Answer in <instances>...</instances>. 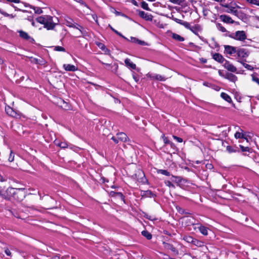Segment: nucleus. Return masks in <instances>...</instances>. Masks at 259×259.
Here are the masks:
<instances>
[{
	"label": "nucleus",
	"instance_id": "nucleus-26",
	"mask_svg": "<svg viewBox=\"0 0 259 259\" xmlns=\"http://www.w3.org/2000/svg\"><path fill=\"white\" fill-rule=\"evenodd\" d=\"M197 225H199L198 227L199 231L200 232L203 234V235L206 236L208 234V228L204 226H202L201 224H198Z\"/></svg>",
	"mask_w": 259,
	"mask_h": 259
},
{
	"label": "nucleus",
	"instance_id": "nucleus-15",
	"mask_svg": "<svg viewBox=\"0 0 259 259\" xmlns=\"http://www.w3.org/2000/svg\"><path fill=\"white\" fill-rule=\"evenodd\" d=\"M116 137H117V139L119 141L122 142H126L130 140L126 134L123 132L118 133L116 134Z\"/></svg>",
	"mask_w": 259,
	"mask_h": 259
},
{
	"label": "nucleus",
	"instance_id": "nucleus-41",
	"mask_svg": "<svg viewBox=\"0 0 259 259\" xmlns=\"http://www.w3.org/2000/svg\"><path fill=\"white\" fill-rule=\"evenodd\" d=\"M157 172L158 174H160L166 176H170L171 175L170 173L165 169H158Z\"/></svg>",
	"mask_w": 259,
	"mask_h": 259
},
{
	"label": "nucleus",
	"instance_id": "nucleus-56",
	"mask_svg": "<svg viewBox=\"0 0 259 259\" xmlns=\"http://www.w3.org/2000/svg\"><path fill=\"white\" fill-rule=\"evenodd\" d=\"M252 79L253 81L256 82L259 85V78L257 77H256L254 74L251 75Z\"/></svg>",
	"mask_w": 259,
	"mask_h": 259
},
{
	"label": "nucleus",
	"instance_id": "nucleus-10",
	"mask_svg": "<svg viewBox=\"0 0 259 259\" xmlns=\"http://www.w3.org/2000/svg\"><path fill=\"white\" fill-rule=\"evenodd\" d=\"M5 111L9 116L12 117L17 118L19 116V114L9 106H6Z\"/></svg>",
	"mask_w": 259,
	"mask_h": 259
},
{
	"label": "nucleus",
	"instance_id": "nucleus-28",
	"mask_svg": "<svg viewBox=\"0 0 259 259\" xmlns=\"http://www.w3.org/2000/svg\"><path fill=\"white\" fill-rule=\"evenodd\" d=\"M130 41L132 42L138 44L142 46H145L147 45V43L145 41L132 36L131 37Z\"/></svg>",
	"mask_w": 259,
	"mask_h": 259
},
{
	"label": "nucleus",
	"instance_id": "nucleus-40",
	"mask_svg": "<svg viewBox=\"0 0 259 259\" xmlns=\"http://www.w3.org/2000/svg\"><path fill=\"white\" fill-rule=\"evenodd\" d=\"M30 8L34 11L35 13L40 14L42 13L43 11L40 7L30 6Z\"/></svg>",
	"mask_w": 259,
	"mask_h": 259
},
{
	"label": "nucleus",
	"instance_id": "nucleus-30",
	"mask_svg": "<svg viewBox=\"0 0 259 259\" xmlns=\"http://www.w3.org/2000/svg\"><path fill=\"white\" fill-rule=\"evenodd\" d=\"M188 29H190L192 32H193L195 34H197V32L200 31L201 30V26L199 24H195L193 27H191V25H190V28Z\"/></svg>",
	"mask_w": 259,
	"mask_h": 259
},
{
	"label": "nucleus",
	"instance_id": "nucleus-45",
	"mask_svg": "<svg viewBox=\"0 0 259 259\" xmlns=\"http://www.w3.org/2000/svg\"><path fill=\"white\" fill-rule=\"evenodd\" d=\"M62 102L63 103V105H61L60 106L61 108L65 110H69L70 109V106L68 105L66 102H65L64 100L62 101Z\"/></svg>",
	"mask_w": 259,
	"mask_h": 259
},
{
	"label": "nucleus",
	"instance_id": "nucleus-2",
	"mask_svg": "<svg viewBox=\"0 0 259 259\" xmlns=\"http://www.w3.org/2000/svg\"><path fill=\"white\" fill-rule=\"evenodd\" d=\"M226 36L238 41H244L247 38L246 34L243 30H238L235 33L227 34Z\"/></svg>",
	"mask_w": 259,
	"mask_h": 259
},
{
	"label": "nucleus",
	"instance_id": "nucleus-4",
	"mask_svg": "<svg viewBox=\"0 0 259 259\" xmlns=\"http://www.w3.org/2000/svg\"><path fill=\"white\" fill-rule=\"evenodd\" d=\"M236 54L238 58L240 59V60H244L243 59L248 57L249 52L246 49L239 48L237 49Z\"/></svg>",
	"mask_w": 259,
	"mask_h": 259
},
{
	"label": "nucleus",
	"instance_id": "nucleus-53",
	"mask_svg": "<svg viewBox=\"0 0 259 259\" xmlns=\"http://www.w3.org/2000/svg\"><path fill=\"white\" fill-rule=\"evenodd\" d=\"M57 145L62 148H65L66 147H67V144L66 143H63V142H60V143H59L58 144H57Z\"/></svg>",
	"mask_w": 259,
	"mask_h": 259
},
{
	"label": "nucleus",
	"instance_id": "nucleus-14",
	"mask_svg": "<svg viewBox=\"0 0 259 259\" xmlns=\"http://www.w3.org/2000/svg\"><path fill=\"white\" fill-rule=\"evenodd\" d=\"M139 15L141 18L144 19L146 21H152L153 18L151 14H149L142 11H139Z\"/></svg>",
	"mask_w": 259,
	"mask_h": 259
},
{
	"label": "nucleus",
	"instance_id": "nucleus-5",
	"mask_svg": "<svg viewBox=\"0 0 259 259\" xmlns=\"http://www.w3.org/2000/svg\"><path fill=\"white\" fill-rule=\"evenodd\" d=\"M53 17L50 15L49 17H47V21L44 25V27L47 30H53L57 25L56 23L53 22Z\"/></svg>",
	"mask_w": 259,
	"mask_h": 259
},
{
	"label": "nucleus",
	"instance_id": "nucleus-58",
	"mask_svg": "<svg viewBox=\"0 0 259 259\" xmlns=\"http://www.w3.org/2000/svg\"><path fill=\"white\" fill-rule=\"evenodd\" d=\"M5 252L8 256H11V252L8 248H5Z\"/></svg>",
	"mask_w": 259,
	"mask_h": 259
},
{
	"label": "nucleus",
	"instance_id": "nucleus-46",
	"mask_svg": "<svg viewBox=\"0 0 259 259\" xmlns=\"http://www.w3.org/2000/svg\"><path fill=\"white\" fill-rule=\"evenodd\" d=\"M54 50L55 51L63 52H65L66 51L64 47L61 46H55Z\"/></svg>",
	"mask_w": 259,
	"mask_h": 259
},
{
	"label": "nucleus",
	"instance_id": "nucleus-11",
	"mask_svg": "<svg viewBox=\"0 0 259 259\" xmlns=\"http://www.w3.org/2000/svg\"><path fill=\"white\" fill-rule=\"evenodd\" d=\"M225 53L230 55H232L235 53H237V48L229 45H225L224 46Z\"/></svg>",
	"mask_w": 259,
	"mask_h": 259
},
{
	"label": "nucleus",
	"instance_id": "nucleus-1",
	"mask_svg": "<svg viewBox=\"0 0 259 259\" xmlns=\"http://www.w3.org/2000/svg\"><path fill=\"white\" fill-rule=\"evenodd\" d=\"M6 193L9 197H5L6 199H10V197L18 202L22 201L27 195V191L25 188H8L6 190Z\"/></svg>",
	"mask_w": 259,
	"mask_h": 259
},
{
	"label": "nucleus",
	"instance_id": "nucleus-3",
	"mask_svg": "<svg viewBox=\"0 0 259 259\" xmlns=\"http://www.w3.org/2000/svg\"><path fill=\"white\" fill-rule=\"evenodd\" d=\"M133 177L136 179L138 182L145 183L147 180L145 177V174L143 171L139 169L133 175Z\"/></svg>",
	"mask_w": 259,
	"mask_h": 259
},
{
	"label": "nucleus",
	"instance_id": "nucleus-18",
	"mask_svg": "<svg viewBox=\"0 0 259 259\" xmlns=\"http://www.w3.org/2000/svg\"><path fill=\"white\" fill-rule=\"evenodd\" d=\"M172 20H174L176 23L184 26L186 28H190V23L184 21L183 20H182L181 19H178L177 18L174 17L173 16L171 18Z\"/></svg>",
	"mask_w": 259,
	"mask_h": 259
},
{
	"label": "nucleus",
	"instance_id": "nucleus-57",
	"mask_svg": "<svg viewBox=\"0 0 259 259\" xmlns=\"http://www.w3.org/2000/svg\"><path fill=\"white\" fill-rule=\"evenodd\" d=\"M35 63L36 64H40V65H43L45 64V61L43 60H38L37 59H35Z\"/></svg>",
	"mask_w": 259,
	"mask_h": 259
},
{
	"label": "nucleus",
	"instance_id": "nucleus-39",
	"mask_svg": "<svg viewBox=\"0 0 259 259\" xmlns=\"http://www.w3.org/2000/svg\"><path fill=\"white\" fill-rule=\"evenodd\" d=\"M172 177L174 178V180L172 181L177 183V184H180L182 182L183 180H184L183 178L179 176H175L173 175H171Z\"/></svg>",
	"mask_w": 259,
	"mask_h": 259
},
{
	"label": "nucleus",
	"instance_id": "nucleus-36",
	"mask_svg": "<svg viewBox=\"0 0 259 259\" xmlns=\"http://www.w3.org/2000/svg\"><path fill=\"white\" fill-rule=\"evenodd\" d=\"M244 60H239L238 62H240L246 69L248 70L252 71L254 69V67L251 66L249 64H246L244 62Z\"/></svg>",
	"mask_w": 259,
	"mask_h": 259
},
{
	"label": "nucleus",
	"instance_id": "nucleus-43",
	"mask_svg": "<svg viewBox=\"0 0 259 259\" xmlns=\"http://www.w3.org/2000/svg\"><path fill=\"white\" fill-rule=\"evenodd\" d=\"M177 210L181 214H190L191 213L187 212L184 209L181 208L180 207H177Z\"/></svg>",
	"mask_w": 259,
	"mask_h": 259
},
{
	"label": "nucleus",
	"instance_id": "nucleus-52",
	"mask_svg": "<svg viewBox=\"0 0 259 259\" xmlns=\"http://www.w3.org/2000/svg\"><path fill=\"white\" fill-rule=\"evenodd\" d=\"M14 154L12 151H11L10 155H9V157L8 158V160L10 162H12L14 160Z\"/></svg>",
	"mask_w": 259,
	"mask_h": 259
},
{
	"label": "nucleus",
	"instance_id": "nucleus-48",
	"mask_svg": "<svg viewBox=\"0 0 259 259\" xmlns=\"http://www.w3.org/2000/svg\"><path fill=\"white\" fill-rule=\"evenodd\" d=\"M161 138L163 139V142L165 145L169 144L171 141L168 140V138L165 136L164 134H163L161 136Z\"/></svg>",
	"mask_w": 259,
	"mask_h": 259
},
{
	"label": "nucleus",
	"instance_id": "nucleus-38",
	"mask_svg": "<svg viewBox=\"0 0 259 259\" xmlns=\"http://www.w3.org/2000/svg\"><path fill=\"white\" fill-rule=\"evenodd\" d=\"M241 132H236L234 135V137L236 139H242L245 138V134L243 133V131L240 129Z\"/></svg>",
	"mask_w": 259,
	"mask_h": 259
},
{
	"label": "nucleus",
	"instance_id": "nucleus-9",
	"mask_svg": "<svg viewBox=\"0 0 259 259\" xmlns=\"http://www.w3.org/2000/svg\"><path fill=\"white\" fill-rule=\"evenodd\" d=\"M163 247L168 250H170L175 255H178L179 253V251L176 247L171 244L163 242Z\"/></svg>",
	"mask_w": 259,
	"mask_h": 259
},
{
	"label": "nucleus",
	"instance_id": "nucleus-37",
	"mask_svg": "<svg viewBox=\"0 0 259 259\" xmlns=\"http://www.w3.org/2000/svg\"><path fill=\"white\" fill-rule=\"evenodd\" d=\"M141 234L148 240H150L152 238V234L146 230L142 231Z\"/></svg>",
	"mask_w": 259,
	"mask_h": 259
},
{
	"label": "nucleus",
	"instance_id": "nucleus-21",
	"mask_svg": "<svg viewBox=\"0 0 259 259\" xmlns=\"http://www.w3.org/2000/svg\"><path fill=\"white\" fill-rule=\"evenodd\" d=\"M212 58L215 61L220 63H223L226 60L221 54L217 53H215L213 55Z\"/></svg>",
	"mask_w": 259,
	"mask_h": 259
},
{
	"label": "nucleus",
	"instance_id": "nucleus-6",
	"mask_svg": "<svg viewBox=\"0 0 259 259\" xmlns=\"http://www.w3.org/2000/svg\"><path fill=\"white\" fill-rule=\"evenodd\" d=\"M219 19L221 21L227 24H234L237 23L234 20H233L230 16L225 14L220 15L219 16Z\"/></svg>",
	"mask_w": 259,
	"mask_h": 259
},
{
	"label": "nucleus",
	"instance_id": "nucleus-24",
	"mask_svg": "<svg viewBox=\"0 0 259 259\" xmlns=\"http://www.w3.org/2000/svg\"><path fill=\"white\" fill-rule=\"evenodd\" d=\"M225 78L233 82H235L237 80V77L235 75L229 72H227L225 74Z\"/></svg>",
	"mask_w": 259,
	"mask_h": 259
},
{
	"label": "nucleus",
	"instance_id": "nucleus-27",
	"mask_svg": "<svg viewBox=\"0 0 259 259\" xmlns=\"http://www.w3.org/2000/svg\"><path fill=\"white\" fill-rule=\"evenodd\" d=\"M215 25H216V27L217 28V29L220 31L221 32H226V34H230L231 33L228 31L226 29V28H225L222 24L220 23H215Z\"/></svg>",
	"mask_w": 259,
	"mask_h": 259
},
{
	"label": "nucleus",
	"instance_id": "nucleus-12",
	"mask_svg": "<svg viewBox=\"0 0 259 259\" xmlns=\"http://www.w3.org/2000/svg\"><path fill=\"white\" fill-rule=\"evenodd\" d=\"M109 195L111 197H115L120 199L121 201H123L124 203L125 201V196L121 192H116L113 191H111L110 192Z\"/></svg>",
	"mask_w": 259,
	"mask_h": 259
},
{
	"label": "nucleus",
	"instance_id": "nucleus-44",
	"mask_svg": "<svg viewBox=\"0 0 259 259\" xmlns=\"http://www.w3.org/2000/svg\"><path fill=\"white\" fill-rule=\"evenodd\" d=\"M141 6L143 9L145 10L150 11V9L149 8L148 4L145 1H143L141 3Z\"/></svg>",
	"mask_w": 259,
	"mask_h": 259
},
{
	"label": "nucleus",
	"instance_id": "nucleus-54",
	"mask_svg": "<svg viewBox=\"0 0 259 259\" xmlns=\"http://www.w3.org/2000/svg\"><path fill=\"white\" fill-rule=\"evenodd\" d=\"M172 138H174V139H175L176 141H177L179 143H182L183 142V140L182 138L177 137L175 135H173Z\"/></svg>",
	"mask_w": 259,
	"mask_h": 259
},
{
	"label": "nucleus",
	"instance_id": "nucleus-35",
	"mask_svg": "<svg viewBox=\"0 0 259 259\" xmlns=\"http://www.w3.org/2000/svg\"><path fill=\"white\" fill-rule=\"evenodd\" d=\"M218 128L221 129L220 132L222 133L223 135L226 136L229 131V127L227 128L226 125L218 126Z\"/></svg>",
	"mask_w": 259,
	"mask_h": 259
},
{
	"label": "nucleus",
	"instance_id": "nucleus-17",
	"mask_svg": "<svg viewBox=\"0 0 259 259\" xmlns=\"http://www.w3.org/2000/svg\"><path fill=\"white\" fill-rule=\"evenodd\" d=\"M147 77H149L151 79H155L159 81H165L166 78L159 74L152 75L150 73H148L146 75Z\"/></svg>",
	"mask_w": 259,
	"mask_h": 259
},
{
	"label": "nucleus",
	"instance_id": "nucleus-25",
	"mask_svg": "<svg viewBox=\"0 0 259 259\" xmlns=\"http://www.w3.org/2000/svg\"><path fill=\"white\" fill-rule=\"evenodd\" d=\"M73 28L78 29L83 36H85L88 35V32L82 26L76 23Z\"/></svg>",
	"mask_w": 259,
	"mask_h": 259
},
{
	"label": "nucleus",
	"instance_id": "nucleus-7",
	"mask_svg": "<svg viewBox=\"0 0 259 259\" xmlns=\"http://www.w3.org/2000/svg\"><path fill=\"white\" fill-rule=\"evenodd\" d=\"M220 5L223 7L228 8V9L226 10V12L231 13L235 16L238 15V10L236 9L235 7H230L229 5L227 4H221Z\"/></svg>",
	"mask_w": 259,
	"mask_h": 259
},
{
	"label": "nucleus",
	"instance_id": "nucleus-19",
	"mask_svg": "<svg viewBox=\"0 0 259 259\" xmlns=\"http://www.w3.org/2000/svg\"><path fill=\"white\" fill-rule=\"evenodd\" d=\"M96 45L104 52L105 54L110 55V50L108 49L104 44L98 42H96Z\"/></svg>",
	"mask_w": 259,
	"mask_h": 259
},
{
	"label": "nucleus",
	"instance_id": "nucleus-59",
	"mask_svg": "<svg viewBox=\"0 0 259 259\" xmlns=\"http://www.w3.org/2000/svg\"><path fill=\"white\" fill-rule=\"evenodd\" d=\"M75 2L80 3L81 5L84 6H87V4L82 0H74Z\"/></svg>",
	"mask_w": 259,
	"mask_h": 259
},
{
	"label": "nucleus",
	"instance_id": "nucleus-63",
	"mask_svg": "<svg viewBox=\"0 0 259 259\" xmlns=\"http://www.w3.org/2000/svg\"><path fill=\"white\" fill-rule=\"evenodd\" d=\"M199 60L202 63H206L207 62V59L204 58H200Z\"/></svg>",
	"mask_w": 259,
	"mask_h": 259
},
{
	"label": "nucleus",
	"instance_id": "nucleus-20",
	"mask_svg": "<svg viewBox=\"0 0 259 259\" xmlns=\"http://www.w3.org/2000/svg\"><path fill=\"white\" fill-rule=\"evenodd\" d=\"M65 25L69 27L73 28L75 27V24H76L73 21V20L69 17H66L64 19Z\"/></svg>",
	"mask_w": 259,
	"mask_h": 259
},
{
	"label": "nucleus",
	"instance_id": "nucleus-29",
	"mask_svg": "<svg viewBox=\"0 0 259 259\" xmlns=\"http://www.w3.org/2000/svg\"><path fill=\"white\" fill-rule=\"evenodd\" d=\"M171 37L175 40L179 42L183 41L185 40V38L184 37L176 33H172Z\"/></svg>",
	"mask_w": 259,
	"mask_h": 259
},
{
	"label": "nucleus",
	"instance_id": "nucleus-13",
	"mask_svg": "<svg viewBox=\"0 0 259 259\" xmlns=\"http://www.w3.org/2000/svg\"><path fill=\"white\" fill-rule=\"evenodd\" d=\"M225 62L224 66L226 69L232 72H236L237 68L236 67H235L232 64L230 63V62L228 60H226Z\"/></svg>",
	"mask_w": 259,
	"mask_h": 259
},
{
	"label": "nucleus",
	"instance_id": "nucleus-23",
	"mask_svg": "<svg viewBox=\"0 0 259 259\" xmlns=\"http://www.w3.org/2000/svg\"><path fill=\"white\" fill-rule=\"evenodd\" d=\"M226 151L229 153H237V152H240L239 149L238 147H237L236 146H231L230 145L227 146Z\"/></svg>",
	"mask_w": 259,
	"mask_h": 259
},
{
	"label": "nucleus",
	"instance_id": "nucleus-51",
	"mask_svg": "<svg viewBox=\"0 0 259 259\" xmlns=\"http://www.w3.org/2000/svg\"><path fill=\"white\" fill-rule=\"evenodd\" d=\"M164 183L166 185V186H168L169 187H172L173 188H175V185L170 181H169L168 180L165 181L164 182Z\"/></svg>",
	"mask_w": 259,
	"mask_h": 259
},
{
	"label": "nucleus",
	"instance_id": "nucleus-8",
	"mask_svg": "<svg viewBox=\"0 0 259 259\" xmlns=\"http://www.w3.org/2000/svg\"><path fill=\"white\" fill-rule=\"evenodd\" d=\"M18 32L19 34V36L23 39L29 40L31 43H33L34 42L35 40L33 38L30 36L26 32L23 30H19Z\"/></svg>",
	"mask_w": 259,
	"mask_h": 259
},
{
	"label": "nucleus",
	"instance_id": "nucleus-33",
	"mask_svg": "<svg viewBox=\"0 0 259 259\" xmlns=\"http://www.w3.org/2000/svg\"><path fill=\"white\" fill-rule=\"evenodd\" d=\"M221 97L227 102L230 103L232 102V99L231 97L227 93L224 92L222 93L221 94Z\"/></svg>",
	"mask_w": 259,
	"mask_h": 259
},
{
	"label": "nucleus",
	"instance_id": "nucleus-31",
	"mask_svg": "<svg viewBox=\"0 0 259 259\" xmlns=\"http://www.w3.org/2000/svg\"><path fill=\"white\" fill-rule=\"evenodd\" d=\"M125 64L126 66L131 68L133 69H136V65L131 61V60L128 58H126L124 60Z\"/></svg>",
	"mask_w": 259,
	"mask_h": 259
},
{
	"label": "nucleus",
	"instance_id": "nucleus-49",
	"mask_svg": "<svg viewBox=\"0 0 259 259\" xmlns=\"http://www.w3.org/2000/svg\"><path fill=\"white\" fill-rule=\"evenodd\" d=\"M239 147L242 152H250V150H251V149L247 146L244 147L242 145H240Z\"/></svg>",
	"mask_w": 259,
	"mask_h": 259
},
{
	"label": "nucleus",
	"instance_id": "nucleus-64",
	"mask_svg": "<svg viewBox=\"0 0 259 259\" xmlns=\"http://www.w3.org/2000/svg\"><path fill=\"white\" fill-rule=\"evenodd\" d=\"M131 3L133 5H134L135 6H137V7L139 6L138 3H137V2L136 0H132Z\"/></svg>",
	"mask_w": 259,
	"mask_h": 259
},
{
	"label": "nucleus",
	"instance_id": "nucleus-50",
	"mask_svg": "<svg viewBox=\"0 0 259 259\" xmlns=\"http://www.w3.org/2000/svg\"><path fill=\"white\" fill-rule=\"evenodd\" d=\"M169 1L173 4L181 5L185 2V0H169Z\"/></svg>",
	"mask_w": 259,
	"mask_h": 259
},
{
	"label": "nucleus",
	"instance_id": "nucleus-34",
	"mask_svg": "<svg viewBox=\"0 0 259 259\" xmlns=\"http://www.w3.org/2000/svg\"><path fill=\"white\" fill-rule=\"evenodd\" d=\"M192 244L197 247H203L204 246V242L199 240L196 238H194Z\"/></svg>",
	"mask_w": 259,
	"mask_h": 259
},
{
	"label": "nucleus",
	"instance_id": "nucleus-62",
	"mask_svg": "<svg viewBox=\"0 0 259 259\" xmlns=\"http://www.w3.org/2000/svg\"><path fill=\"white\" fill-rule=\"evenodd\" d=\"M0 13L1 14H2L3 16H4L5 17H8V16H9V14L7 13V12L2 11L1 10H0Z\"/></svg>",
	"mask_w": 259,
	"mask_h": 259
},
{
	"label": "nucleus",
	"instance_id": "nucleus-32",
	"mask_svg": "<svg viewBox=\"0 0 259 259\" xmlns=\"http://www.w3.org/2000/svg\"><path fill=\"white\" fill-rule=\"evenodd\" d=\"M49 15H44L41 16H39L36 18V21L44 25L45 24L46 22L47 21V17H49Z\"/></svg>",
	"mask_w": 259,
	"mask_h": 259
},
{
	"label": "nucleus",
	"instance_id": "nucleus-60",
	"mask_svg": "<svg viewBox=\"0 0 259 259\" xmlns=\"http://www.w3.org/2000/svg\"><path fill=\"white\" fill-rule=\"evenodd\" d=\"M117 35H118V36L122 37L123 38H124V39L127 40V41H130V40L126 38V37H125L124 36H123L120 32H117V33H116Z\"/></svg>",
	"mask_w": 259,
	"mask_h": 259
},
{
	"label": "nucleus",
	"instance_id": "nucleus-61",
	"mask_svg": "<svg viewBox=\"0 0 259 259\" xmlns=\"http://www.w3.org/2000/svg\"><path fill=\"white\" fill-rule=\"evenodd\" d=\"M111 140H112L115 144H118L119 142V140L117 139V137H115L114 136H112Z\"/></svg>",
	"mask_w": 259,
	"mask_h": 259
},
{
	"label": "nucleus",
	"instance_id": "nucleus-47",
	"mask_svg": "<svg viewBox=\"0 0 259 259\" xmlns=\"http://www.w3.org/2000/svg\"><path fill=\"white\" fill-rule=\"evenodd\" d=\"M246 2L250 4L259 6V0H246Z\"/></svg>",
	"mask_w": 259,
	"mask_h": 259
},
{
	"label": "nucleus",
	"instance_id": "nucleus-16",
	"mask_svg": "<svg viewBox=\"0 0 259 259\" xmlns=\"http://www.w3.org/2000/svg\"><path fill=\"white\" fill-rule=\"evenodd\" d=\"M141 196L142 197L154 198L156 196V195L152 191L148 190L147 191H142Z\"/></svg>",
	"mask_w": 259,
	"mask_h": 259
},
{
	"label": "nucleus",
	"instance_id": "nucleus-22",
	"mask_svg": "<svg viewBox=\"0 0 259 259\" xmlns=\"http://www.w3.org/2000/svg\"><path fill=\"white\" fill-rule=\"evenodd\" d=\"M63 68L67 71H75L77 70V67L74 65L69 64H65L63 65Z\"/></svg>",
	"mask_w": 259,
	"mask_h": 259
},
{
	"label": "nucleus",
	"instance_id": "nucleus-42",
	"mask_svg": "<svg viewBox=\"0 0 259 259\" xmlns=\"http://www.w3.org/2000/svg\"><path fill=\"white\" fill-rule=\"evenodd\" d=\"M194 238L191 236L186 235L183 237V240L188 243H192Z\"/></svg>",
	"mask_w": 259,
	"mask_h": 259
},
{
	"label": "nucleus",
	"instance_id": "nucleus-55",
	"mask_svg": "<svg viewBox=\"0 0 259 259\" xmlns=\"http://www.w3.org/2000/svg\"><path fill=\"white\" fill-rule=\"evenodd\" d=\"M132 76H133V78L134 79V80L136 82H138V81H139V77L138 75L136 73H134L132 74Z\"/></svg>",
	"mask_w": 259,
	"mask_h": 259
}]
</instances>
